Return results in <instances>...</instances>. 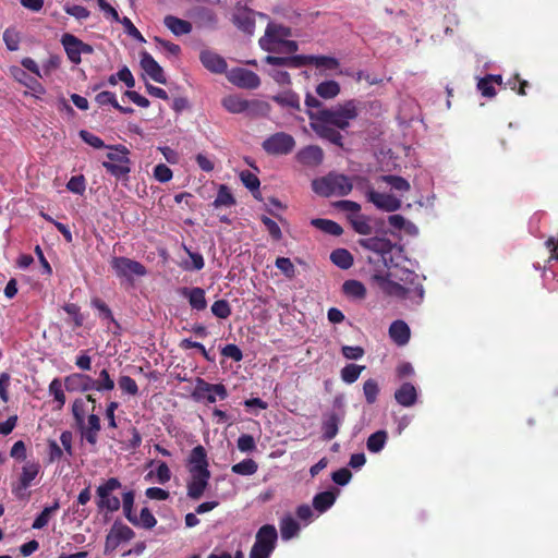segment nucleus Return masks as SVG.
<instances>
[{"instance_id": "obj_1", "label": "nucleus", "mask_w": 558, "mask_h": 558, "mask_svg": "<svg viewBox=\"0 0 558 558\" xmlns=\"http://www.w3.org/2000/svg\"><path fill=\"white\" fill-rule=\"evenodd\" d=\"M391 274L386 275L375 274L374 279L378 283L383 292L389 296H396L401 300H405L412 296L417 298V302H421L424 298V288L418 280V276L409 269H402L399 280L404 282L401 284L390 279Z\"/></svg>"}, {"instance_id": "obj_2", "label": "nucleus", "mask_w": 558, "mask_h": 558, "mask_svg": "<svg viewBox=\"0 0 558 558\" xmlns=\"http://www.w3.org/2000/svg\"><path fill=\"white\" fill-rule=\"evenodd\" d=\"M357 116L359 107L357 101L354 99L331 108L308 111V118L311 121H322L339 130H345L350 125V122L355 120Z\"/></svg>"}, {"instance_id": "obj_3", "label": "nucleus", "mask_w": 558, "mask_h": 558, "mask_svg": "<svg viewBox=\"0 0 558 558\" xmlns=\"http://www.w3.org/2000/svg\"><path fill=\"white\" fill-rule=\"evenodd\" d=\"M354 178L350 179L349 177L337 173L329 172L328 174L314 179L312 181L313 191L323 197H329L331 195L337 196H345L353 189Z\"/></svg>"}, {"instance_id": "obj_4", "label": "nucleus", "mask_w": 558, "mask_h": 558, "mask_svg": "<svg viewBox=\"0 0 558 558\" xmlns=\"http://www.w3.org/2000/svg\"><path fill=\"white\" fill-rule=\"evenodd\" d=\"M108 148L110 149L107 154L108 160L102 161V167L117 180L128 181L131 172L129 148L121 144L110 145Z\"/></svg>"}, {"instance_id": "obj_5", "label": "nucleus", "mask_w": 558, "mask_h": 558, "mask_svg": "<svg viewBox=\"0 0 558 558\" xmlns=\"http://www.w3.org/2000/svg\"><path fill=\"white\" fill-rule=\"evenodd\" d=\"M354 180L359 189L365 190L367 201L372 203L376 208L387 213H392L401 208V199L393 196L392 194L376 192L372 187L367 178L355 175Z\"/></svg>"}, {"instance_id": "obj_6", "label": "nucleus", "mask_w": 558, "mask_h": 558, "mask_svg": "<svg viewBox=\"0 0 558 558\" xmlns=\"http://www.w3.org/2000/svg\"><path fill=\"white\" fill-rule=\"evenodd\" d=\"M278 533L274 525L265 524L256 533L250 558H269L276 548Z\"/></svg>"}, {"instance_id": "obj_7", "label": "nucleus", "mask_w": 558, "mask_h": 558, "mask_svg": "<svg viewBox=\"0 0 558 558\" xmlns=\"http://www.w3.org/2000/svg\"><path fill=\"white\" fill-rule=\"evenodd\" d=\"M110 266L118 278L124 279L131 284L134 282V277H144L147 274V269L142 263L124 256L112 257Z\"/></svg>"}, {"instance_id": "obj_8", "label": "nucleus", "mask_w": 558, "mask_h": 558, "mask_svg": "<svg viewBox=\"0 0 558 558\" xmlns=\"http://www.w3.org/2000/svg\"><path fill=\"white\" fill-rule=\"evenodd\" d=\"M121 487V482L117 477L108 478L104 484L99 485L96 489L97 507L100 511L116 512L120 509V499L112 495V492Z\"/></svg>"}, {"instance_id": "obj_9", "label": "nucleus", "mask_w": 558, "mask_h": 558, "mask_svg": "<svg viewBox=\"0 0 558 558\" xmlns=\"http://www.w3.org/2000/svg\"><path fill=\"white\" fill-rule=\"evenodd\" d=\"M192 397L196 401L205 400L208 403H215L217 398L225 400L228 398V390L223 384H210L205 379L197 377Z\"/></svg>"}, {"instance_id": "obj_10", "label": "nucleus", "mask_w": 558, "mask_h": 558, "mask_svg": "<svg viewBox=\"0 0 558 558\" xmlns=\"http://www.w3.org/2000/svg\"><path fill=\"white\" fill-rule=\"evenodd\" d=\"M262 147L268 155H288L294 149L295 140L286 132H277L267 137Z\"/></svg>"}, {"instance_id": "obj_11", "label": "nucleus", "mask_w": 558, "mask_h": 558, "mask_svg": "<svg viewBox=\"0 0 558 558\" xmlns=\"http://www.w3.org/2000/svg\"><path fill=\"white\" fill-rule=\"evenodd\" d=\"M291 36V29L280 24L268 23L265 35L259 39V46L267 52H276L277 45Z\"/></svg>"}, {"instance_id": "obj_12", "label": "nucleus", "mask_w": 558, "mask_h": 558, "mask_svg": "<svg viewBox=\"0 0 558 558\" xmlns=\"http://www.w3.org/2000/svg\"><path fill=\"white\" fill-rule=\"evenodd\" d=\"M40 464L36 461H27L22 466V472L15 484L12 485V493L17 498L24 497V492L33 484V481L40 472Z\"/></svg>"}, {"instance_id": "obj_13", "label": "nucleus", "mask_w": 558, "mask_h": 558, "mask_svg": "<svg viewBox=\"0 0 558 558\" xmlns=\"http://www.w3.org/2000/svg\"><path fill=\"white\" fill-rule=\"evenodd\" d=\"M231 84L243 89H256L260 85L259 76L245 68H234L228 74Z\"/></svg>"}, {"instance_id": "obj_14", "label": "nucleus", "mask_w": 558, "mask_h": 558, "mask_svg": "<svg viewBox=\"0 0 558 558\" xmlns=\"http://www.w3.org/2000/svg\"><path fill=\"white\" fill-rule=\"evenodd\" d=\"M187 16L192 19L197 28H216L218 23L217 14L207 7H194L192 8Z\"/></svg>"}, {"instance_id": "obj_15", "label": "nucleus", "mask_w": 558, "mask_h": 558, "mask_svg": "<svg viewBox=\"0 0 558 558\" xmlns=\"http://www.w3.org/2000/svg\"><path fill=\"white\" fill-rule=\"evenodd\" d=\"M359 244L362 247L369 250V251L374 252L375 254H377L378 258L381 259L385 265H386V255L390 254L393 248V244L391 243L390 240L385 239V238H378V236L360 239Z\"/></svg>"}, {"instance_id": "obj_16", "label": "nucleus", "mask_w": 558, "mask_h": 558, "mask_svg": "<svg viewBox=\"0 0 558 558\" xmlns=\"http://www.w3.org/2000/svg\"><path fill=\"white\" fill-rule=\"evenodd\" d=\"M191 480L187 482V496L193 500H198L206 490L210 478V472L190 473Z\"/></svg>"}, {"instance_id": "obj_17", "label": "nucleus", "mask_w": 558, "mask_h": 558, "mask_svg": "<svg viewBox=\"0 0 558 558\" xmlns=\"http://www.w3.org/2000/svg\"><path fill=\"white\" fill-rule=\"evenodd\" d=\"M232 22L240 31L252 35L255 29V12L247 7L238 8Z\"/></svg>"}, {"instance_id": "obj_18", "label": "nucleus", "mask_w": 558, "mask_h": 558, "mask_svg": "<svg viewBox=\"0 0 558 558\" xmlns=\"http://www.w3.org/2000/svg\"><path fill=\"white\" fill-rule=\"evenodd\" d=\"M141 66L145 73L155 82L160 84L167 83L163 69L147 51H143L141 53Z\"/></svg>"}, {"instance_id": "obj_19", "label": "nucleus", "mask_w": 558, "mask_h": 558, "mask_svg": "<svg viewBox=\"0 0 558 558\" xmlns=\"http://www.w3.org/2000/svg\"><path fill=\"white\" fill-rule=\"evenodd\" d=\"M64 386L68 391L86 392L94 390V378L82 373H73L64 378Z\"/></svg>"}, {"instance_id": "obj_20", "label": "nucleus", "mask_w": 558, "mask_h": 558, "mask_svg": "<svg viewBox=\"0 0 558 558\" xmlns=\"http://www.w3.org/2000/svg\"><path fill=\"white\" fill-rule=\"evenodd\" d=\"M199 60L204 68L213 73H225L228 66L227 61L220 54L208 49L201 51Z\"/></svg>"}, {"instance_id": "obj_21", "label": "nucleus", "mask_w": 558, "mask_h": 558, "mask_svg": "<svg viewBox=\"0 0 558 558\" xmlns=\"http://www.w3.org/2000/svg\"><path fill=\"white\" fill-rule=\"evenodd\" d=\"M298 161L307 167H317L324 160V151L319 146L308 145L296 154Z\"/></svg>"}, {"instance_id": "obj_22", "label": "nucleus", "mask_w": 558, "mask_h": 558, "mask_svg": "<svg viewBox=\"0 0 558 558\" xmlns=\"http://www.w3.org/2000/svg\"><path fill=\"white\" fill-rule=\"evenodd\" d=\"M343 418L344 411H342L341 413L330 412L324 415L322 422V432L323 438L325 440H331L337 436L339 432V425L342 423Z\"/></svg>"}, {"instance_id": "obj_23", "label": "nucleus", "mask_w": 558, "mask_h": 558, "mask_svg": "<svg viewBox=\"0 0 558 558\" xmlns=\"http://www.w3.org/2000/svg\"><path fill=\"white\" fill-rule=\"evenodd\" d=\"M81 432L82 438L89 445L95 446L98 440V433L101 429L100 418L97 414L92 412L87 416V423L84 421V427H77Z\"/></svg>"}, {"instance_id": "obj_24", "label": "nucleus", "mask_w": 558, "mask_h": 558, "mask_svg": "<svg viewBox=\"0 0 558 558\" xmlns=\"http://www.w3.org/2000/svg\"><path fill=\"white\" fill-rule=\"evenodd\" d=\"M311 126L320 138L340 147L343 145L342 135L337 128L328 125V123H324L322 121H311Z\"/></svg>"}, {"instance_id": "obj_25", "label": "nucleus", "mask_w": 558, "mask_h": 558, "mask_svg": "<svg viewBox=\"0 0 558 558\" xmlns=\"http://www.w3.org/2000/svg\"><path fill=\"white\" fill-rule=\"evenodd\" d=\"M205 448L202 445L194 447L189 458V472H210Z\"/></svg>"}, {"instance_id": "obj_26", "label": "nucleus", "mask_w": 558, "mask_h": 558, "mask_svg": "<svg viewBox=\"0 0 558 558\" xmlns=\"http://www.w3.org/2000/svg\"><path fill=\"white\" fill-rule=\"evenodd\" d=\"M181 295L189 301L192 310L204 311L207 307L205 290L199 287L182 288Z\"/></svg>"}, {"instance_id": "obj_27", "label": "nucleus", "mask_w": 558, "mask_h": 558, "mask_svg": "<svg viewBox=\"0 0 558 558\" xmlns=\"http://www.w3.org/2000/svg\"><path fill=\"white\" fill-rule=\"evenodd\" d=\"M395 399L398 404L410 408L417 401V390L411 383H403L396 391Z\"/></svg>"}, {"instance_id": "obj_28", "label": "nucleus", "mask_w": 558, "mask_h": 558, "mask_svg": "<svg viewBox=\"0 0 558 558\" xmlns=\"http://www.w3.org/2000/svg\"><path fill=\"white\" fill-rule=\"evenodd\" d=\"M389 337L396 344L404 345L410 340L411 331L405 322L398 319L391 323Z\"/></svg>"}, {"instance_id": "obj_29", "label": "nucleus", "mask_w": 558, "mask_h": 558, "mask_svg": "<svg viewBox=\"0 0 558 558\" xmlns=\"http://www.w3.org/2000/svg\"><path fill=\"white\" fill-rule=\"evenodd\" d=\"M61 44L66 52L69 60L74 64H80L81 51H80V39L72 34H63L61 37Z\"/></svg>"}, {"instance_id": "obj_30", "label": "nucleus", "mask_w": 558, "mask_h": 558, "mask_svg": "<svg viewBox=\"0 0 558 558\" xmlns=\"http://www.w3.org/2000/svg\"><path fill=\"white\" fill-rule=\"evenodd\" d=\"M163 24L175 36L187 35L193 29L191 22L179 19L174 15H166Z\"/></svg>"}, {"instance_id": "obj_31", "label": "nucleus", "mask_w": 558, "mask_h": 558, "mask_svg": "<svg viewBox=\"0 0 558 558\" xmlns=\"http://www.w3.org/2000/svg\"><path fill=\"white\" fill-rule=\"evenodd\" d=\"M264 61L270 65L287 66L291 69H299L304 66V59L302 54L291 57L266 56Z\"/></svg>"}, {"instance_id": "obj_32", "label": "nucleus", "mask_w": 558, "mask_h": 558, "mask_svg": "<svg viewBox=\"0 0 558 558\" xmlns=\"http://www.w3.org/2000/svg\"><path fill=\"white\" fill-rule=\"evenodd\" d=\"M222 107L230 113H242L250 108V101L238 96L228 95L221 100Z\"/></svg>"}, {"instance_id": "obj_33", "label": "nucleus", "mask_w": 558, "mask_h": 558, "mask_svg": "<svg viewBox=\"0 0 558 558\" xmlns=\"http://www.w3.org/2000/svg\"><path fill=\"white\" fill-rule=\"evenodd\" d=\"M271 99L282 108L295 111L301 110L300 97L296 93L292 90L282 92L278 95L272 96Z\"/></svg>"}, {"instance_id": "obj_34", "label": "nucleus", "mask_w": 558, "mask_h": 558, "mask_svg": "<svg viewBox=\"0 0 558 558\" xmlns=\"http://www.w3.org/2000/svg\"><path fill=\"white\" fill-rule=\"evenodd\" d=\"M337 498V494L331 490L318 493L313 498V507L319 513H324L332 507Z\"/></svg>"}, {"instance_id": "obj_35", "label": "nucleus", "mask_w": 558, "mask_h": 558, "mask_svg": "<svg viewBox=\"0 0 558 558\" xmlns=\"http://www.w3.org/2000/svg\"><path fill=\"white\" fill-rule=\"evenodd\" d=\"M304 66L315 65L316 68H325L336 70L339 66V61L333 57L328 56H303Z\"/></svg>"}, {"instance_id": "obj_36", "label": "nucleus", "mask_w": 558, "mask_h": 558, "mask_svg": "<svg viewBox=\"0 0 558 558\" xmlns=\"http://www.w3.org/2000/svg\"><path fill=\"white\" fill-rule=\"evenodd\" d=\"M280 533L284 541H289L299 534L300 525L290 514L284 515L280 520Z\"/></svg>"}, {"instance_id": "obj_37", "label": "nucleus", "mask_w": 558, "mask_h": 558, "mask_svg": "<svg viewBox=\"0 0 558 558\" xmlns=\"http://www.w3.org/2000/svg\"><path fill=\"white\" fill-rule=\"evenodd\" d=\"M348 220L350 221L353 230L363 235H367L372 233V226L369 223V218L365 215H348Z\"/></svg>"}, {"instance_id": "obj_38", "label": "nucleus", "mask_w": 558, "mask_h": 558, "mask_svg": "<svg viewBox=\"0 0 558 558\" xmlns=\"http://www.w3.org/2000/svg\"><path fill=\"white\" fill-rule=\"evenodd\" d=\"M330 260L341 269H349L353 265V256L345 248L333 250L330 254Z\"/></svg>"}, {"instance_id": "obj_39", "label": "nucleus", "mask_w": 558, "mask_h": 558, "mask_svg": "<svg viewBox=\"0 0 558 558\" xmlns=\"http://www.w3.org/2000/svg\"><path fill=\"white\" fill-rule=\"evenodd\" d=\"M388 434L386 430H377L373 433L366 441V447L368 451L373 453H377L381 451L387 442Z\"/></svg>"}, {"instance_id": "obj_40", "label": "nucleus", "mask_w": 558, "mask_h": 558, "mask_svg": "<svg viewBox=\"0 0 558 558\" xmlns=\"http://www.w3.org/2000/svg\"><path fill=\"white\" fill-rule=\"evenodd\" d=\"M342 291L347 296H352L354 299H364L366 295L365 286L361 281L354 279L344 281L342 284Z\"/></svg>"}, {"instance_id": "obj_41", "label": "nucleus", "mask_w": 558, "mask_h": 558, "mask_svg": "<svg viewBox=\"0 0 558 558\" xmlns=\"http://www.w3.org/2000/svg\"><path fill=\"white\" fill-rule=\"evenodd\" d=\"M312 225L325 233L339 236L343 233L342 227L329 219L316 218L312 220Z\"/></svg>"}, {"instance_id": "obj_42", "label": "nucleus", "mask_w": 558, "mask_h": 558, "mask_svg": "<svg viewBox=\"0 0 558 558\" xmlns=\"http://www.w3.org/2000/svg\"><path fill=\"white\" fill-rule=\"evenodd\" d=\"M234 204H235V198L232 195L230 189L225 184H220L219 189H218L217 196L213 203V206L216 208L222 207V206L231 207Z\"/></svg>"}, {"instance_id": "obj_43", "label": "nucleus", "mask_w": 558, "mask_h": 558, "mask_svg": "<svg viewBox=\"0 0 558 558\" xmlns=\"http://www.w3.org/2000/svg\"><path fill=\"white\" fill-rule=\"evenodd\" d=\"M316 93L325 99L335 98L340 93V85L336 81H325L317 85Z\"/></svg>"}, {"instance_id": "obj_44", "label": "nucleus", "mask_w": 558, "mask_h": 558, "mask_svg": "<svg viewBox=\"0 0 558 558\" xmlns=\"http://www.w3.org/2000/svg\"><path fill=\"white\" fill-rule=\"evenodd\" d=\"M48 391L51 396H53L54 401L57 402V410H61L65 404V393L62 388V381L60 378H53L49 384Z\"/></svg>"}, {"instance_id": "obj_45", "label": "nucleus", "mask_w": 558, "mask_h": 558, "mask_svg": "<svg viewBox=\"0 0 558 558\" xmlns=\"http://www.w3.org/2000/svg\"><path fill=\"white\" fill-rule=\"evenodd\" d=\"M380 181L387 183L392 190L398 192H409L411 189L409 181L400 175L385 174L380 177Z\"/></svg>"}, {"instance_id": "obj_46", "label": "nucleus", "mask_w": 558, "mask_h": 558, "mask_svg": "<svg viewBox=\"0 0 558 558\" xmlns=\"http://www.w3.org/2000/svg\"><path fill=\"white\" fill-rule=\"evenodd\" d=\"M59 508L60 504L58 500H56L52 506L44 508V510L35 518L32 527L35 530L45 527L50 520L51 513L56 512Z\"/></svg>"}, {"instance_id": "obj_47", "label": "nucleus", "mask_w": 558, "mask_h": 558, "mask_svg": "<svg viewBox=\"0 0 558 558\" xmlns=\"http://www.w3.org/2000/svg\"><path fill=\"white\" fill-rule=\"evenodd\" d=\"M114 389V381L109 372L104 368L99 372V377L94 379V390L97 391H111Z\"/></svg>"}, {"instance_id": "obj_48", "label": "nucleus", "mask_w": 558, "mask_h": 558, "mask_svg": "<svg viewBox=\"0 0 558 558\" xmlns=\"http://www.w3.org/2000/svg\"><path fill=\"white\" fill-rule=\"evenodd\" d=\"M364 368H365V366H362V365L348 364L340 372L341 379L345 384H353L359 379V377Z\"/></svg>"}, {"instance_id": "obj_49", "label": "nucleus", "mask_w": 558, "mask_h": 558, "mask_svg": "<svg viewBox=\"0 0 558 558\" xmlns=\"http://www.w3.org/2000/svg\"><path fill=\"white\" fill-rule=\"evenodd\" d=\"M63 311L71 317L73 322V328H80L83 326L85 317L81 313V307L75 303H65L62 306Z\"/></svg>"}, {"instance_id": "obj_50", "label": "nucleus", "mask_w": 558, "mask_h": 558, "mask_svg": "<svg viewBox=\"0 0 558 558\" xmlns=\"http://www.w3.org/2000/svg\"><path fill=\"white\" fill-rule=\"evenodd\" d=\"M258 469L257 463L253 459H244L243 461L233 464L231 471L239 475H253Z\"/></svg>"}, {"instance_id": "obj_51", "label": "nucleus", "mask_w": 558, "mask_h": 558, "mask_svg": "<svg viewBox=\"0 0 558 558\" xmlns=\"http://www.w3.org/2000/svg\"><path fill=\"white\" fill-rule=\"evenodd\" d=\"M363 393L367 404H374L379 395V386L376 379L369 378L363 384Z\"/></svg>"}, {"instance_id": "obj_52", "label": "nucleus", "mask_w": 558, "mask_h": 558, "mask_svg": "<svg viewBox=\"0 0 558 558\" xmlns=\"http://www.w3.org/2000/svg\"><path fill=\"white\" fill-rule=\"evenodd\" d=\"M3 41L10 51H16L20 47L21 35L13 27H9L3 32Z\"/></svg>"}, {"instance_id": "obj_53", "label": "nucleus", "mask_w": 558, "mask_h": 558, "mask_svg": "<svg viewBox=\"0 0 558 558\" xmlns=\"http://www.w3.org/2000/svg\"><path fill=\"white\" fill-rule=\"evenodd\" d=\"M85 413V400L82 398L75 399L72 404V414L77 427H84Z\"/></svg>"}, {"instance_id": "obj_54", "label": "nucleus", "mask_w": 558, "mask_h": 558, "mask_svg": "<svg viewBox=\"0 0 558 558\" xmlns=\"http://www.w3.org/2000/svg\"><path fill=\"white\" fill-rule=\"evenodd\" d=\"M210 310L213 315L220 319H227L232 313L231 306L227 300H218L214 302Z\"/></svg>"}, {"instance_id": "obj_55", "label": "nucleus", "mask_w": 558, "mask_h": 558, "mask_svg": "<svg viewBox=\"0 0 558 558\" xmlns=\"http://www.w3.org/2000/svg\"><path fill=\"white\" fill-rule=\"evenodd\" d=\"M240 179H241L242 183L244 184V186L246 189H248L251 192L259 193L258 189H259L260 182H259V179L257 178V175H255L254 173H252L248 170H244L240 173ZM254 196L257 197L256 194H254Z\"/></svg>"}, {"instance_id": "obj_56", "label": "nucleus", "mask_w": 558, "mask_h": 558, "mask_svg": "<svg viewBox=\"0 0 558 558\" xmlns=\"http://www.w3.org/2000/svg\"><path fill=\"white\" fill-rule=\"evenodd\" d=\"M490 78H493V74H488L477 82V89L483 97L492 98L496 95V89Z\"/></svg>"}, {"instance_id": "obj_57", "label": "nucleus", "mask_w": 558, "mask_h": 558, "mask_svg": "<svg viewBox=\"0 0 558 558\" xmlns=\"http://www.w3.org/2000/svg\"><path fill=\"white\" fill-rule=\"evenodd\" d=\"M118 385L122 392L126 395L136 396L138 393V386L136 381L128 375L120 376L118 379Z\"/></svg>"}, {"instance_id": "obj_58", "label": "nucleus", "mask_w": 558, "mask_h": 558, "mask_svg": "<svg viewBox=\"0 0 558 558\" xmlns=\"http://www.w3.org/2000/svg\"><path fill=\"white\" fill-rule=\"evenodd\" d=\"M157 524V520L148 508L141 510L140 517H137V523L135 526H140L146 530L153 529Z\"/></svg>"}, {"instance_id": "obj_59", "label": "nucleus", "mask_w": 558, "mask_h": 558, "mask_svg": "<svg viewBox=\"0 0 558 558\" xmlns=\"http://www.w3.org/2000/svg\"><path fill=\"white\" fill-rule=\"evenodd\" d=\"M275 265L287 278L292 279L295 277V267L290 258L278 257Z\"/></svg>"}, {"instance_id": "obj_60", "label": "nucleus", "mask_w": 558, "mask_h": 558, "mask_svg": "<svg viewBox=\"0 0 558 558\" xmlns=\"http://www.w3.org/2000/svg\"><path fill=\"white\" fill-rule=\"evenodd\" d=\"M111 532L113 533V535L118 538V541L120 543L131 541L135 536L134 531L130 526L124 525V524H120V525L113 524Z\"/></svg>"}, {"instance_id": "obj_61", "label": "nucleus", "mask_w": 558, "mask_h": 558, "mask_svg": "<svg viewBox=\"0 0 558 558\" xmlns=\"http://www.w3.org/2000/svg\"><path fill=\"white\" fill-rule=\"evenodd\" d=\"M92 306L99 311V316L111 323H116L110 307L99 298H94L90 302Z\"/></svg>"}, {"instance_id": "obj_62", "label": "nucleus", "mask_w": 558, "mask_h": 558, "mask_svg": "<svg viewBox=\"0 0 558 558\" xmlns=\"http://www.w3.org/2000/svg\"><path fill=\"white\" fill-rule=\"evenodd\" d=\"M260 220L264 223V226L266 227L269 235L275 241H280L282 239L281 229L275 220L270 219L267 216H262Z\"/></svg>"}, {"instance_id": "obj_63", "label": "nucleus", "mask_w": 558, "mask_h": 558, "mask_svg": "<svg viewBox=\"0 0 558 558\" xmlns=\"http://www.w3.org/2000/svg\"><path fill=\"white\" fill-rule=\"evenodd\" d=\"M66 189L72 193L82 195L86 189L84 175L81 174L72 177L66 183Z\"/></svg>"}, {"instance_id": "obj_64", "label": "nucleus", "mask_w": 558, "mask_h": 558, "mask_svg": "<svg viewBox=\"0 0 558 558\" xmlns=\"http://www.w3.org/2000/svg\"><path fill=\"white\" fill-rule=\"evenodd\" d=\"M236 446L241 452H251L256 449L255 439L248 434H242L238 438Z\"/></svg>"}]
</instances>
